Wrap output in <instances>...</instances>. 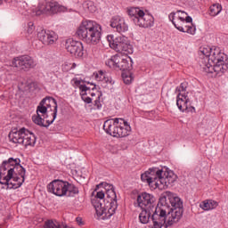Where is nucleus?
Here are the masks:
<instances>
[{
  "mask_svg": "<svg viewBox=\"0 0 228 228\" xmlns=\"http://www.w3.org/2000/svg\"><path fill=\"white\" fill-rule=\"evenodd\" d=\"M109 190L106 191V199L102 202L98 200H93L92 203L95 208L98 216L102 217V220H108L111 218L113 214L116 213L118 204L117 203V192L113 185L109 186Z\"/></svg>",
  "mask_w": 228,
  "mask_h": 228,
  "instance_id": "4",
  "label": "nucleus"
},
{
  "mask_svg": "<svg viewBox=\"0 0 228 228\" xmlns=\"http://www.w3.org/2000/svg\"><path fill=\"white\" fill-rule=\"evenodd\" d=\"M137 203L141 209H156L154 205V196L144 192L137 197Z\"/></svg>",
  "mask_w": 228,
  "mask_h": 228,
  "instance_id": "18",
  "label": "nucleus"
},
{
  "mask_svg": "<svg viewBox=\"0 0 228 228\" xmlns=\"http://www.w3.org/2000/svg\"><path fill=\"white\" fill-rule=\"evenodd\" d=\"M218 206V203L213 200H207L200 204V208L204 211H209L215 209Z\"/></svg>",
  "mask_w": 228,
  "mask_h": 228,
  "instance_id": "26",
  "label": "nucleus"
},
{
  "mask_svg": "<svg viewBox=\"0 0 228 228\" xmlns=\"http://www.w3.org/2000/svg\"><path fill=\"white\" fill-rule=\"evenodd\" d=\"M110 26L116 29L118 33H126L129 30V26L126 23V20L120 16H114L110 20Z\"/></svg>",
  "mask_w": 228,
  "mask_h": 228,
  "instance_id": "20",
  "label": "nucleus"
},
{
  "mask_svg": "<svg viewBox=\"0 0 228 228\" xmlns=\"http://www.w3.org/2000/svg\"><path fill=\"white\" fill-rule=\"evenodd\" d=\"M191 110H195V108H194V107H191Z\"/></svg>",
  "mask_w": 228,
  "mask_h": 228,
  "instance_id": "43",
  "label": "nucleus"
},
{
  "mask_svg": "<svg viewBox=\"0 0 228 228\" xmlns=\"http://www.w3.org/2000/svg\"><path fill=\"white\" fill-rule=\"evenodd\" d=\"M88 92H90V88L86 86H80V95L84 102L86 104H92V98L88 95Z\"/></svg>",
  "mask_w": 228,
  "mask_h": 228,
  "instance_id": "27",
  "label": "nucleus"
},
{
  "mask_svg": "<svg viewBox=\"0 0 228 228\" xmlns=\"http://www.w3.org/2000/svg\"><path fill=\"white\" fill-rule=\"evenodd\" d=\"M75 86H78V88H80V86H86L85 85H81V80L77 79V78H73L72 79Z\"/></svg>",
  "mask_w": 228,
  "mask_h": 228,
  "instance_id": "37",
  "label": "nucleus"
},
{
  "mask_svg": "<svg viewBox=\"0 0 228 228\" xmlns=\"http://www.w3.org/2000/svg\"><path fill=\"white\" fill-rule=\"evenodd\" d=\"M36 15H54L60 12V4L57 2H42L39 3L37 7L33 9Z\"/></svg>",
  "mask_w": 228,
  "mask_h": 228,
  "instance_id": "15",
  "label": "nucleus"
},
{
  "mask_svg": "<svg viewBox=\"0 0 228 228\" xmlns=\"http://www.w3.org/2000/svg\"><path fill=\"white\" fill-rule=\"evenodd\" d=\"M95 79L96 81H103L104 83H107L109 85H114L115 81H113V78L111 77L106 75L104 71L100 70L98 73L95 74Z\"/></svg>",
  "mask_w": 228,
  "mask_h": 228,
  "instance_id": "25",
  "label": "nucleus"
},
{
  "mask_svg": "<svg viewBox=\"0 0 228 228\" xmlns=\"http://www.w3.org/2000/svg\"><path fill=\"white\" fill-rule=\"evenodd\" d=\"M26 181V169L20 166V159L10 158L0 167V184H5L9 190L20 188Z\"/></svg>",
  "mask_w": 228,
  "mask_h": 228,
  "instance_id": "2",
  "label": "nucleus"
},
{
  "mask_svg": "<svg viewBox=\"0 0 228 228\" xmlns=\"http://www.w3.org/2000/svg\"><path fill=\"white\" fill-rule=\"evenodd\" d=\"M12 67H15L18 70L28 72L30 69L37 67V62H35V60L29 55H21L12 60Z\"/></svg>",
  "mask_w": 228,
  "mask_h": 228,
  "instance_id": "14",
  "label": "nucleus"
},
{
  "mask_svg": "<svg viewBox=\"0 0 228 228\" xmlns=\"http://www.w3.org/2000/svg\"><path fill=\"white\" fill-rule=\"evenodd\" d=\"M176 13H182V15L178 16V20H181V22H183V24H184V20H185V15H188V13H186L184 11H180L178 10L176 12Z\"/></svg>",
  "mask_w": 228,
  "mask_h": 228,
  "instance_id": "33",
  "label": "nucleus"
},
{
  "mask_svg": "<svg viewBox=\"0 0 228 228\" xmlns=\"http://www.w3.org/2000/svg\"><path fill=\"white\" fill-rule=\"evenodd\" d=\"M128 53H118L109 59L105 63L110 69L117 70H132L133 60L127 55Z\"/></svg>",
  "mask_w": 228,
  "mask_h": 228,
  "instance_id": "10",
  "label": "nucleus"
},
{
  "mask_svg": "<svg viewBox=\"0 0 228 228\" xmlns=\"http://www.w3.org/2000/svg\"><path fill=\"white\" fill-rule=\"evenodd\" d=\"M47 191L56 197H72L79 193V189L67 181L57 179L48 183Z\"/></svg>",
  "mask_w": 228,
  "mask_h": 228,
  "instance_id": "7",
  "label": "nucleus"
},
{
  "mask_svg": "<svg viewBox=\"0 0 228 228\" xmlns=\"http://www.w3.org/2000/svg\"><path fill=\"white\" fill-rule=\"evenodd\" d=\"M129 134H131V126L127 121H125L123 118H119L114 138H126V136H129Z\"/></svg>",
  "mask_w": 228,
  "mask_h": 228,
  "instance_id": "19",
  "label": "nucleus"
},
{
  "mask_svg": "<svg viewBox=\"0 0 228 228\" xmlns=\"http://www.w3.org/2000/svg\"><path fill=\"white\" fill-rule=\"evenodd\" d=\"M65 48L68 53H70L75 58H83V54H85L83 43L75 41L72 38L66 40Z\"/></svg>",
  "mask_w": 228,
  "mask_h": 228,
  "instance_id": "16",
  "label": "nucleus"
},
{
  "mask_svg": "<svg viewBox=\"0 0 228 228\" xmlns=\"http://www.w3.org/2000/svg\"><path fill=\"white\" fill-rule=\"evenodd\" d=\"M175 28L178 29V31H181L182 33H188L189 35H195V31H197V28L193 24H188L184 21V23H178L175 24Z\"/></svg>",
  "mask_w": 228,
  "mask_h": 228,
  "instance_id": "23",
  "label": "nucleus"
},
{
  "mask_svg": "<svg viewBox=\"0 0 228 228\" xmlns=\"http://www.w3.org/2000/svg\"><path fill=\"white\" fill-rule=\"evenodd\" d=\"M37 38L45 45H53V44H56L58 40V35H56L54 31L40 28L37 31Z\"/></svg>",
  "mask_w": 228,
  "mask_h": 228,
  "instance_id": "17",
  "label": "nucleus"
},
{
  "mask_svg": "<svg viewBox=\"0 0 228 228\" xmlns=\"http://www.w3.org/2000/svg\"><path fill=\"white\" fill-rule=\"evenodd\" d=\"M168 19L172 22V24H174V26H175V24H178V23L175 22V12H171L168 15Z\"/></svg>",
  "mask_w": 228,
  "mask_h": 228,
  "instance_id": "35",
  "label": "nucleus"
},
{
  "mask_svg": "<svg viewBox=\"0 0 228 228\" xmlns=\"http://www.w3.org/2000/svg\"><path fill=\"white\" fill-rule=\"evenodd\" d=\"M224 56L225 54L220 51V48H213L210 57L207 58L208 63L200 64L203 72H206L207 74H213V72H215L216 76L227 72V65L224 61Z\"/></svg>",
  "mask_w": 228,
  "mask_h": 228,
  "instance_id": "6",
  "label": "nucleus"
},
{
  "mask_svg": "<svg viewBox=\"0 0 228 228\" xmlns=\"http://www.w3.org/2000/svg\"><path fill=\"white\" fill-rule=\"evenodd\" d=\"M83 8L84 10H86V12H90L91 13H94L95 10H97L95 5H94V2L92 1H86L83 4Z\"/></svg>",
  "mask_w": 228,
  "mask_h": 228,
  "instance_id": "30",
  "label": "nucleus"
},
{
  "mask_svg": "<svg viewBox=\"0 0 228 228\" xmlns=\"http://www.w3.org/2000/svg\"><path fill=\"white\" fill-rule=\"evenodd\" d=\"M76 35L86 44L97 45L102 37V27L95 21L84 20L81 22Z\"/></svg>",
  "mask_w": 228,
  "mask_h": 228,
  "instance_id": "5",
  "label": "nucleus"
},
{
  "mask_svg": "<svg viewBox=\"0 0 228 228\" xmlns=\"http://www.w3.org/2000/svg\"><path fill=\"white\" fill-rule=\"evenodd\" d=\"M183 213L184 208L181 198L174 192L164 191L152 215L153 228L170 227L177 224L183 218Z\"/></svg>",
  "mask_w": 228,
  "mask_h": 228,
  "instance_id": "1",
  "label": "nucleus"
},
{
  "mask_svg": "<svg viewBox=\"0 0 228 228\" xmlns=\"http://www.w3.org/2000/svg\"><path fill=\"white\" fill-rule=\"evenodd\" d=\"M104 191H100L96 193L95 199H100V200H102L104 199Z\"/></svg>",
  "mask_w": 228,
  "mask_h": 228,
  "instance_id": "36",
  "label": "nucleus"
},
{
  "mask_svg": "<svg viewBox=\"0 0 228 228\" xmlns=\"http://www.w3.org/2000/svg\"><path fill=\"white\" fill-rule=\"evenodd\" d=\"M118 122H120V118H118L107 119L103 124V129L105 133L115 138V134L117 133V126H118Z\"/></svg>",
  "mask_w": 228,
  "mask_h": 228,
  "instance_id": "22",
  "label": "nucleus"
},
{
  "mask_svg": "<svg viewBox=\"0 0 228 228\" xmlns=\"http://www.w3.org/2000/svg\"><path fill=\"white\" fill-rule=\"evenodd\" d=\"M94 107L96 110H101V108H102V104H101V96H98L94 101Z\"/></svg>",
  "mask_w": 228,
  "mask_h": 228,
  "instance_id": "34",
  "label": "nucleus"
},
{
  "mask_svg": "<svg viewBox=\"0 0 228 228\" xmlns=\"http://www.w3.org/2000/svg\"><path fill=\"white\" fill-rule=\"evenodd\" d=\"M43 119H45V120H53V113H51V118H49V114H46V117L44 118Z\"/></svg>",
  "mask_w": 228,
  "mask_h": 228,
  "instance_id": "39",
  "label": "nucleus"
},
{
  "mask_svg": "<svg viewBox=\"0 0 228 228\" xmlns=\"http://www.w3.org/2000/svg\"><path fill=\"white\" fill-rule=\"evenodd\" d=\"M187 88L188 83L183 82L175 89V93L177 94L176 106L180 111H190V108L188 107V103L190 102V96L188 95L189 93L186 92Z\"/></svg>",
  "mask_w": 228,
  "mask_h": 228,
  "instance_id": "12",
  "label": "nucleus"
},
{
  "mask_svg": "<svg viewBox=\"0 0 228 228\" xmlns=\"http://www.w3.org/2000/svg\"><path fill=\"white\" fill-rule=\"evenodd\" d=\"M27 33H28V35H33V33H35V24L31 21L28 24Z\"/></svg>",
  "mask_w": 228,
  "mask_h": 228,
  "instance_id": "32",
  "label": "nucleus"
},
{
  "mask_svg": "<svg viewBox=\"0 0 228 228\" xmlns=\"http://www.w3.org/2000/svg\"><path fill=\"white\" fill-rule=\"evenodd\" d=\"M200 51L201 54H203V56H206L202 64L208 63V58H210L211 53L213 52V48H211L209 46L200 47Z\"/></svg>",
  "mask_w": 228,
  "mask_h": 228,
  "instance_id": "29",
  "label": "nucleus"
},
{
  "mask_svg": "<svg viewBox=\"0 0 228 228\" xmlns=\"http://www.w3.org/2000/svg\"><path fill=\"white\" fill-rule=\"evenodd\" d=\"M76 220L78 225H83V219L81 217H77Z\"/></svg>",
  "mask_w": 228,
  "mask_h": 228,
  "instance_id": "40",
  "label": "nucleus"
},
{
  "mask_svg": "<svg viewBox=\"0 0 228 228\" xmlns=\"http://www.w3.org/2000/svg\"><path fill=\"white\" fill-rule=\"evenodd\" d=\"M163 175L162 169L158 167L150 168L148 171L141 175V179L143 183H148L150 186L154 188H160L161 175Z\"/></svg>",
  "mask_w": 228,
  "mask_h": 228,
  "instance_id": "13",
  "label": "nucleus"
},
{
  "mask_svg": "<svg viewBox=\"0 0 228 228\" xmlns=\"http://www.w3.org/2000/svg\"><path fill=\"white\" fill-rule=\"evenodd\" d=\"M1 4H3V0H0V6H1Z\"/></svg>",
  "mask_w": 228,
  "mask_h": 228,
  "instance_id": "42",
  "label": "nucleus"
},
{
  "mask_svg": "<svg viewBox=\"0 0 228 228\" xmlns=\"http://www.w3.org/2000/svg\"><path fill=\"white\" fill-rule=\"evenodd\" d=\"M122 77L125 85H131L133 83V73L129 71L122 73Z\"/></svg>",
  "mask_w": 228,
  "mask_h": 228,
  "instance_id": "31",
  "label": "nucleus"
},
{
  "mask_svg": "<svg viewBox=\"0 0 228 228\" xmlns=\"http://www.w3.org/2000/svg\"><path fill=\"white\" fill-rule=\"evenodd\" d=\"M177 175L174 174L173 171H163L160 176V187L159 188H168L170 184H174Z\"/></svg>",
  "mask_w": 228,
  "mask_h": 228,
  "instance_id": "21",
  "label": "nucleus"
},
{
  "mask_svg": "<svg viewBox=\"0 0 228 228\" xmlns=\"http://www.w3.org/2000/svg\"><path fill=\"white\" fill-rule=\"evenodd\" d=\"M185 22L187 23V24H193L192 22H193V19L191 17V16H186L185 17Z\"/></svg>",
  "mask_w": 228,
  "mask_h": 228,
  "instance_id": "38",
  "label": "nucleus"
},
{
  "mask_svg": "<svg viewBox=\"0 0 228 228\" xmlns=\"http://www.w3.org/2000/svg\"><path fill=\"white\" fill-rule=\"evenodd\" d=\"M222 12V5L220 4H214L210 6L209 15L211 17H216Z\"/></svg>",
  "mask_w": 228,
  "mask_h": 228,
  "instance_id": "28",
  "label": "nucleus"
},
{
  "mask_svg": "<svg viewBox=\"0 0 228 228\" xmlns=\"http://www.w3.org/2000/svg\"><path fill=\"white\" fill-rule=\"evenodd\" d=\"M154 211H156V209H150V208L142 209V211L141 212V214L139 216L141 224H149L151 216V220H152V216L154 215Z\"/></svg>",
  "mask_w": 228,
  "mask_h": 228,
  "instance_id": "24",
  "label": "nucleus"
},
{
  "mask_svg": "<svg viewBox=\"0 0 228 228\" xmlns=\"http://www.w3.org/2000/svg\"><path fill=\"white\" fill-rule=\"evenodd\" d=\"M58 115V102L53 97L44 98L37 109V116L32 117L34 124L41 127H49Z\"/></svg>",
  "mask_w": 228,
  "mask_h": 228,
  "instance_id": "3",
  "label": "nucleus"
},
{
  "mask_svg": "<svg viewBox=\"0 0 228 228\" xmlns=\"http://www.w3.org/2000/svg\"><path fill=\"white\" fill-rule=\"evenodd\" d=\"M107 42H109L111 49L120 53V54H133V45L129 44L127 37H118L115 38L112 35H109L107 36Z\"/></svg>",
  "mask_w": 228,
  "mask_h": 228,
  "instance_id": "11",
  "label": "nucleus"
},
{
  "mask_svg": "<svg viewBox=\"0 0 228 228\" xmlns=\"http://www.w3.org/2000/svg\"><path fill=\"white\" fill-rule=\"evenodd\" d=\"M127 13L135 26H139V28H152L154 26V17L145 14L140 7H130L127 9Z\"/></svg>",
  "mask_w": 228,
  "mask_h": 228,
  "instance_id": "9",
  "label": "nucleus"
},
{
  "mask_svg": "<svg viewBox=\"0 0 228 228\" xmlns=\"http://www.w3.org/2000/svg\"><path fill=\"white\" fill-rule=\"evenodd\" d=\"M87 94H91L92 97H94V95H95V93H90V89H89V92H87Z\"/></svg>",
  "mask_w": 228,
  "mask_h": 228,
  "instance_id": "41",
  "label": "nucleus"
},
{
  "mask_svg": "<svg viewBox=\"0 0 228 228\" xmlns=\"http://www.w3.org/2000/svg\"><path fill=\"white\" fill-rule=\"evenodd\" d=\"M9 140L12 143H16L18 145H23L24 147H35V143H37V136L31 131L26 129L25 127L12 129L9 133Z\"/></svg>",
  "mask_w": 228,
  "mask_h": 228,
  "instance_id": "8",
  "label": "nucleus"
}]
</instances>
